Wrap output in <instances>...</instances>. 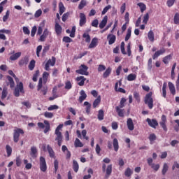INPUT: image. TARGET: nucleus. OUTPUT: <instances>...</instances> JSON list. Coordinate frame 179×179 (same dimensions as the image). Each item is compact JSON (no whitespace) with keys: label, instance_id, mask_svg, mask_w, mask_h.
Returning a JSON list of instances; mask_svg holds the SVG:
<instances>
[{"label":"nucleus","instance_id":"9d476101","mask_svg":"<svg viewBox=\"0 0 179 179\" xmlns=\"http://www.w3.org/2000/svg\"><path fill=\"white\" fill-rule=\"evenodd\" d=\"M55 62H57L55 57H52V59H49L45 64V71H50V66H54L55 65Z\"/></svg>","mask_w":179,"mask_h":179},{"label":"nucleus","instance_id":"473e14b6","mask_svg":"<svg viewBox=\"0 0 179 179\" xmlns=\"http://www.w3.org/2000/svg\"><path fill=\"white\" fill-rule=\"evenodd\" d=\"M148 38L150 41H151V43H153L155 41V33L153 32V31H149L148 34Z\"/></svg>","mask_w":179,"mask_h":179},{"label":"nucleus","instance_id":"4468645a","mask_svg":"<svg viewBox=\"0 0 179 179\" xmlns=\"http://www.w3.org/2000/svg\"><path fill=\"white\" fill-rule=\"evenodd\" d=\"M86 15L83 13H80V22H79V26L80 27H83L85 24H86Z\"/></svg>","mask_w":179,"mask_h":179},{"label":"nucleus","instance_id":"37998d69","mask_svg":"<svg viewBox=\"0 0 179 179\" xmlns=\"http://www.w3.org/2000/svg\"><path fill=\"white\" fill-rule=\"evenodd\" d=\"M167 171H169V165L166 163H164L162 171V176H166Z\"/></svg>","mask_w":179,"mask_h":179},{"label":"nucleus","instance_id":"6e6d98bb","mask_svg":"<svg viewBox=\"0 0 179 179\" xmlns=\"http://www.w3.org/2000/svg\"><path fill=\"white\" fill-rule=\"evenodd\" d=\"M59 166V162H58V160L55 159L54 162L55 174H57V171H58Z\"/></svg>","mask_w":179,"mask_h":179},{"label":"nucleus","instance_id":"6e6552de","mask_svg":"<svg viewBox=\"0 0 179 179\" xmlns=\"http://www.w3.org/2000/svg\"><path fill=\"white\" fill-rule=\"evenodd\" d=\"M147 163L148 166H150V167L154 170V171H159V169H160V164L153 163V159L148 158Z\"/></svg>","mask_w":179,"mask_h":179},{"label":"nucleus","instance_id":"774afa93","mask_svg":"<svg viewBox=\"0 0 179 179\" xmlns=\"http://www.w3.org/2000/svg\"><path fill=\"white\" fill-rule=\"evenodd\" d=\"M68 17H69V13H64L62 17V22H66Z\"/></svg>","mask_w":179,"mask_h":179},{"label":"nucleus","instance_id":"2f4dec72","mask_svg":"<svg viewBox=\"0 0 179 179\" xmlns=\"http://www.w3.org/2000/svg\"><path fill=\"white\" fill-rule=\"evenodd\" d=\"M113 145L115 152H118V149H120V145L118 144V139L114 138Z\"/></svg>","mask_w":179,"mask_h":179},{"label":"nucleus","instance_id":"a211bd4d","mask_svg":"<svg viewBox=\"0 0 179 179\" xmlns=\"http://www.w3.org/2000/svg\"><path fill=\"white\" fill-rule=\"evenodd\" d=\"M80 96L78 99V101L79 103H83V101H85V100H86V98L87 97V94H86V92H85V90H81L80 92Z\"/></svg>","mask_w":179,"mask_h":179},{"label":"nucleus","instance_id":"f8f14e48","mask_svg":"<svg viewBox=\"0 0 179 179\" xmlns=\"http://www.w3.org/2000/svg\"><path fill=\"white\" fill-rule=\"evenodd\" d=\"M146 122L151 128H156L157 127H159V122H157L156 119L150 120V118H147Z\"/></svg>","mask_w":179,"mask_h":179},{"label":"nucleus","instance_id":"e2e57ef3","mask_svg":"<svg viewBox=\"0 0 179 179\" xmlns=\"http://www.w3.org/2000/svg\"><path fill=\"white\" fill-rule=\"evenodd\" d=\"M21 104H22V106H24L25 107H27V108H31V103H30V102L29 101H23L21 103Z\"/></svg>","mask_w":179,"mask_h":179},{"label":"nucleus","instance_id":"bb28decb","mask_svg":"<svg viewBox=\"0 0 179 179\" xmlns=\"http://www.w3.org/2000/svg\"><path fill=\"white\" fill-rule=\"evenodd\" d=\"M168 86L169 87V90L173 96H176V87L174 86V84L171 82H169Z\"/></svg>","mask_w":179,"mask_h":179},{"label":"nucleus","instance_id":"bf43d9fd","mask_svg":"<svg viewBox=\"0 0 179 179\" xmlns=\"http://www.w3.org/2000/svg\"><path fill=\"white\" fill-rule=\"evenodd\" d=\"M36 33H37V27L34 26L31 31V36L34 37V36H36Z\"/></svg>","mask_w":179,"mask_h":179},{"label":"nucleus","instance_id":"7ed1b4c3","mask_svg":"<svg viewBox=\"0 0 179 179\" xmlns=\"http://www.w3.org/2000/svg\"><path fill=\"white\" fill-rule=\"evenodd\" d=\"M24 131L20 128H16L13 131V141L15 143H17L19 142V138H20V135H24Z\"/></svg>","mask_w":179,"mask_h":179},{"label":"nucleus","instance_id":"b1692460","mask_svg":"<svg viewBox=\"0 0 179 179\" xmlns=\"http://www.w3.org/2000/svg\"><path fill=\"white\" fill-rule=\"evenodd\" d=\"M47 149H48V152L49 153L50 157H51V159H55V152H54V150H52V148H51L50 145H48Z\"/></svg>","mask_w":179,"mask_h":179},{"label":"nucleus","instance_id":"c9c22d12","mask_svg":"<svg viewBox=\"0 0 179 179\" xmlns=\"http://www.w3.org/2000/svg\"><path fill=\"white\" fill-rule=\"evenodd\" d=\"M6 152L7 153V157H10L12 156V147L9 145H6Z\"/></svg>","mask_w":179,"mask_h":179},{"label":"nucleus","instance_id":"423d86ee","mask_svg":"<svg viewBox=\"0 0 179 179\" xmlns=\"http://www.w3.org/2000/svg\"><path fill=\"white\" fill-rule=\"evenodd\" d=\"M43 122H38V127H39L41 129H44V134H47L48 132H49L50 129V122H48V120H44Z\"/></svg>","mask_w":179,"mask_h":179},{"label":"nucleus","instance_id":"052dcab7","mask_svg":"<svg viewBox=\"0 0 179 179\" xmlns=\"http://www.w3.org/2000/svg\"><path fill=\"white\" fill-rule=\"evenodd\" d=\"M65 89H66L67 90H71V89H72V83H71V81L66 82Z\"/></svg>","mask_w":179,"mask_h":179},{"label":"nucleus","instance_id":"58836bf2","mask_svg":"<svg viewBox=\"0 0 179 179\" xmlns=\"http://www.w3.org/2000/svg\"><path fill=\"white\" fill-rule=\"evenodd\" d=\"M131 33H132V28L129 27L127 29V33L125 38H124L125 41H128V40H129V38H131Z\"/></svg>","mask_w":179,"mask_h":179},{"label":"nucleus","instance_id":"49530a36","mask_svg":"<svg viewBox=\"0 0 179 179\" xmlns=\"http://www.w3.org/2000/svg\"><path fill=\"white\" fill-rule=\"evenodd\" d=\"M36 66V60L32 59L29 64V71H33Z\"/></svg>","mask_w":179,"mask_h":179},{"label":"nucleus","instance_id":"e433bc0d","mask_svg":"<svg viewBox=\"0 0 179 179\" xmlns=\"http://www.w3.org/2000/svg\"><path fill=\"white\" fill-rule=\"evenodd\" d=\"M84 106H86L85 111L87 114H90V108H92V104L88 101L84 102Z\"/></svg>","mask_w":179,"mask_h":179},{"label":"nucleus","instance_id":"cd10ccee","mask_svg":"<svg viewBox=\"0 0 179 179\" xmlns=\"http://www.w3.org/2000/svg\"><path fill=\"white\" fill-rule=\"evenodd\" d=\"M107 20H108V17L106 15L99 24L100 29H104V27H106V24H107Z\"/></svg>","mask_w":179,"mask_h":179},{"label":"nucleus","instance_id":"4be33fe9","mask_svg":"<svg viewBox=\"0 0 179 179\" xmlns=\"http://www.w3.org/2000/svg\"><path fill=\"white\" fill-rule=\"evenodd\" d=\"M37 153H38L37 148L36 146H32L31 148L30 156H31L33 159H36V157H37Z\"/></svg>","mask_w":179,"mask_h":179},{"label":"nucleus","instance_id":"de8ad7c7","mask_svg":"<svg viewBox=\"0 0 179 179\" xmlns=\"http://www.w3.org/2000/svg\"><path fill=\"white\" fill-rule=\"evenodd\" d=\"M59 15H62L64 12H65V6H64V3L60 2L59 3Z\"/></svg>","mask_w":179,"mask_h":179},{"label":"nucleus","instance_id":"5701e85b","mask_svg":"<svg viewBox=\"0 0 179 179\" xmlns=\"http://www.w3.org/2000/svg\"><path fill=\"white\" fill-rule=\"evenodd\" d=\"M113 71V69H111V67H108L105 72H103V79H107V78H108V76H110V75H111V72Z\"/></svg>","mask_w":179,"mask_h":179},{"label":"nucleus","instance_id":"2eb2a0df","mask_svg":"<svg viewBox=\"0 0 179 179\" xmlns=\"http://www.w3.org/2000/svg\"><path fill=\"white\" fill-rule=\"evenodd\" d=\"M107 40L108 41L109 45H111L114 44V43H115V40H117V37L115 36V35L113 34H110L107 36Z\"/></svg>","mask_w":179,"mask_h":179},{"label":"nucleus","instance_id":"ea45409f","mask_svg":"<svg viewBox=\"0 0 179 179\" xmlns=\"http://www.w3.org/2000/svg\"><path fill=\"white\" fill-rule=\"evenodd\" d=\"M137 5L139 6L141 13H143L146 10V4L143 3H138Z\"/></svg>","mask_w":179,"mask_h":179},{"label":"nucleus","instance_id":"f03ea898","mask_svg":"<svg viewBox=\"0 0 179 179\" xmlns=\"http://www.w3.org/2000/svg\"><path fill=\"white\" fill-rule=\"evenodd\" d=\"M63 127L64 124H59L55 129V135H57L55 141H57L58 146H61L62 145V133H61L59 130L62 129Z\"/></svg>","mask_w":179,"mask_h":179},{"label":"nucleus","instance_id":"ddd939ff","mask_svg":"<svg viewBox=\"0 0 179 179\" xmlns=\"http://www.w3.org/2000/svg\"><path fill=\"white\" fill-rule=\"evenodd\" d=\"M166 122H167V117L165 115H162V121L159 122V125L162 127V128L165 131V132H167V126L166 125Z\"/></svg>","mask_w":179,"mask_h":179},{"label":"nucleus","instance_id":"f3484780","mask_svg":"<svg viewBox=\"0 0 179 179\" xmlns=\"http://www.w3.org/2000/svg\"><path fill=\"white\" fill-rule=\"evenodd\" d=\"M166 52V49L162 48L160 49L159 50L155 52V53L152 55V59H156V58H159L160 55H163Z\"/></svg>","mask_w":179,"mask_h":179},{"label":"nucleus","instance_id":"09e8293b","mask_svg":"<svg viewBox=\"0 0 179 179\" xmlns=\"http://www.w3.org/2000/svg\"><path fill=\"white\" fill-rule=\"evenodd\" d=\"M115 110L119 115V117H124V110L120 109V107L116 106Z\"/></svg>","mask_w":179,"mask_h":179},{"label":"nucleus","instance_id":"412c9836","mask_svg":"<svg viewBox=\"0 0 179 179\" xmlns=\"http://www.w3.org/2000/svg\"><path fill=\"white\" fill-rule=\"evenodd\" d=\"M99 44V39L97 38H93L91 43L89 45L88 48H96Z\"/></svg>","mask_w":179,"mask_h":179},{"label":"nucleus","instance_id":"6ab92c4d","mask_svg":"<svg viewBox=\"0 0 179 179\" xmlns=\"http://www.w3.org/2000/svg\"><path fill=\"white\" fill-rule=\"evenodd\" d=\"M76 80L78 83V86H84L85 85V82H86V78L84 76H78L76 78Z\"/></svg>","mask_w":179,"mask_h":179},{"label":"nucleus","instance_id":"864d4df0","mask_svg":"<svg viewBox=\"0 0 179 179\" xmlns=\"http://www.w3.org/2000/svg\"><path fill=\"white\" fill-rule=\"evenodd\" d=\"M173 22L175 24H179V13H176L173 17Z\"/></svg>","mask_w":179,"mask_h":179},{"label":"nucleus","instance_id":"3c124183","mask_svg":"<svg viewBox=\"0 0 179 179\" xmlns=\"http://www.w3.org/2000/svg\"><path fill=\"white\" fill-rule=\"evenodd\" d=\"M134 97L137 103H141V95H139V92H135L134 93Z\"/></svg>","mask_w":179,"mask_h":179},{"label":"nucleus","instance_id":"0e129e2a","mask_svg":"<svg viewBox=\"0 0 179 179\" xmlns=\"http://www.w3.org/2000/svg\"><path fill=\"white\" fill-rule=\"evenodd\" d=\"M176 0H167L166 5L169 8H171L174 5Z\"/></svg>","mask_w":179,"mask_h":179},{"label":"nucleus","instance_id":"4d7b16f0","mask_svg":"<svg viewBox=\"0 0 179 179\" xmlns=\"http://www.w3.org/2000/svg\"><path fill=\"white\" fill-rule=\"evenodd\" d=\"M83 38H85V42L86 43H90V35L87 33H84L83 35Z\"/></svg>","mask_w":179,"mask_h":179},{"label":"nucleus","instance_id":"4c0bfd02","mask_svg":"<svg viewBox=\"0 0 179 179\" xmlns=\"http://www.w3.org/2000/svg\"><path fill=\"white\" fill-rule=\"evenodd\" d=\"M171 58H173V55H172V54L169 55L164 57L163 58V60H162V61H163L164 64H165L166 65H167V64H169V62L171 59Z\"/></svg>","mask_w":179,"mask_h":179},{"label":"nucleus","instance_id":"20e7f679","mask_svg":"<svg viewBox=\"0 0 179 179\" xmlns=\"http://www.w3.org/2000/svg\"><path fill=\"white\" fill-rule=\"evenodd\" d=\"M102 171L103 173H106L105 175V178H108V177H110V176H111V173H113V164L106 166V164H103Z\"/></svg>","mask_w":179,"mask_h":179},{"label":"nucleus","instance_id":"69168bd1","mask_svg":"<svg viewBox=\"0 0 179 179\" xmlns=\"http://www.w3.org/2000/svg\"><path fill=\"white\" fill-rule=\"evenodd\" d=\"M59 107L57 105H51L48 108V111H52V110H58Z\"/></svg>","mask_w":179,"mask_h":179},{"label":"nucleus","instance_id":"13d9d810","mask_svg":"<svg viewBox=\"0 0 179 179\" xmlns=\"http://www.w3.org/2000/svg\"><path fill=\"white\" fill-rule=\"evenodd\" d=\"M43 115L45 118H52L54 117V114L51 112H45Z\"/></svg>","mask_w":179,"mask_h":179},{"label":"nucleus","instance_id":"603ef678","mask_svg":"<svg viewBox=\"0 0 179 179\" xmlns=\"http://www.w3.org/2000/svg\"><path fill=\"white\" fill-rule=\"evenodd\" d=\"M85 6H86V0H81V1L80 2V4L78 5V9H80V10H82V9H83Z\"/></svg>","mask_w":179,"mask_h":179},{"label":"nucleus","instance_id":"aec40b11","mask_svg":"<svg viewBox=\"0 0 179 179\" xmlns=\"http://www.w3.org/2000/svg\"><path fill=\"white\" fill-rule=\"evenodd\" d=\"M12 54L13 55L10 57V61H16V59L20 58V56L22 55V52H18L15 53V50L13 51Z\"/></svg>","mask_w":179,"mask_h":179},{"label":"nucleus","instance_id":"0eeeda50","mask_svg":"<svg viewBox=\"0 0 179 179\" xmlns=\"http://www.w3.org/2000/svg\"><path fill=\"white\" fill-rule=\"evenodd\" d=\"M80 69L76 71V73H78L79 75H85V76H87L89 75V73L87 72V69H89V67L85 64H81L79 67Z\"/></svg>","mask_w":179,"mask_h":179},{"label":"nucleus","instance_id":"a18cd8bd","mask_svg":"<svg viewBox=\"0 0 179 179\" xmlns=\"http://www.w3.org/2000/svg\"><path fill=\"white\" fill-rule=\"evenodd\" d=\"M74 145L76 148H83V143L80 142V140H79V138L76 139Z\"/></svg>","mask_w":179,"mask_h":179},{"label":"nucleus","instance_id":"338daca9","mask_svg":"<svg viewBox=\"0 0 179 179\" xmlns=\"http://www.w3.org/2000/svg\"><path fill=\"white\" fill-rule=\"evenodd\" d=\"M64 43H72L73 41L72 38H69V36H64L63 38Z\"/></svg>","mask_w":179,"mask_h":179},{"label":"nucleus","instance_id":"5fc2aeb1","mask_svg":"<svg viewBox=\"0 0 179 179\" xmlns=\"http://www.w3.org/2000/svg\"><path fill=\"white\" fill-rule=\"evenodd\" d=\"M7 96H8V90L3 88L2 91L1 97V100L6 99Z\"/></svg>","mask_w":179,"mask_h":179},{"label":"nucleus","instance_id":"72a5a7b5","mask_svg":"<svg viewBox=\"0 0 179 179\" xmlns=\"http://www.w3.org/2000/svg\"><path fill=\"white\" fill-rule=\"evenodd\" d=\"M132 174H134V171H132L129 167L127 168L124 171L125 177H131Z\"/></svg>","mask_w":179,"mask_h":179},{"label":"nucleus","instance_id":"c85d7f7f","mask_svg":"<svg viewBox=\"0 0 179 179\" xmlns=\"http://www.w3.org/2000/svg\"><path fill=\"white\" fill-rule=\"evenodd\" d=\"M7 79L8 80V85H10V87L13 89V87H15V81L13 80V78L10 76H8Z\"/></svg>","mask_w":179,"mask_h":179},{"label":"nucleus","instance_id":"79ce46f5","mask_svg":"<svg viewBox=\"0 0 179 179\" xmlns=\"http://www.w3.org/2000/svg\"><path fill=\"white\" fill-rule=\"evenodd\" d=\"M43 27H44V22H41L40 26L38 27L37 34L38 36H41L43 34Z\"/></svg>","mask_w":179,"mask_h":179},{"label":"nucleus","instance_id":"f704fd0d","mask_svg":"<svg viewBox=\"0 0 179 179\" xmlns=\"http://www.w3.org/2000/svg\"><path fill=\"white\" fill-rule=\"evenodd\" d=\"M73 169L75 173H78L79 171V164L76 160H73Z\"/></svg>","mask_w":179,"mask_h":179},{"label":"nucleus","instance_id":"8fccbe9b","mask_svg":"<svg viewBox=\"0 0 179 179\" xmlns=\"http://www.w3.org/2000/svg\"><path fill=\"white\" fill-rule=\"evenodd\" d=\"M148 22H149V13L145 14L143 17V23L148 24Z\"/></svg>","mask_w":179,"mask_h":179},{"label":"nucleus","instance_id":"680f3d73","mask_svg":"<svg viewBox=\"0 0 179 179\" xmlns=\"http://www.w3.org/2000/svg\"><path fill=\"white\" fill-rule=\"evenodd\" d=\"M110 9H111V5H108L102 10L101 15H106V12H108V10H110Z\"/></svg>","mask_w":179,"mask_h":179},{"label":"nucleus","instance_id":"a19ab883","mask_svg":"<svg viewBox=\"0 0 179 179\" xmlns=\"http://www.w3.org/2000/svg\"><path fill=\"white\" fill-rule=\"evenodd\" d=\"M136 80V74L131 73L128 75L127 80L129 82H132L133 80Z\"/></svg>","mask_w":179,"mask_h":179},{"label":"nucleus","instance_id":"f257e3e1","mask_svg":"<svg viewBox=\"0 0 179 179\" xmlns=\"http://www.w3.org/2000/svg\"><path fill=\"white\" fill-rule=\"evenodd\" d=\"M152 96L153 92H150L149 93L146 94L144 98V103L148 106L150 110H152V108H153V98L152 97Z\"/></svg>","mask_w":179,"mask_h":179},{"label":"nucleus","instance_id":"a878e982","mask_svg":"<svg viewBox=\"0 0 179 179\" xmlns=\"http://www.w3.org/2000/svg\"><path fill=\"white\" fill-rule=\"evenodd\" d=\"M55 29L56 34H57V36L61 35V34L62 33V27H61V26L58 24V22H56V23H55Z\"/></svg>","mask_w":179,"mask_h":179},{"label":"nucleus","instance_id":"393cba45","mask_svg":"<svg viewBox=\"0 0 179 179\" xmlns=\"http://www.w3.org/2000/svg\"><path fill=\"white\" fill-rule=\"evenodd\" d=\"M28 64H29V57H25L21 59L18 62V65L20 66H23V65H27Z\"/></svg>","mask_w":179,"mask_h":179},{"label":"nucleus","instance_id":"9b49d317","mask_svg":"<svg viewBox=\"0 0 179 179\" xmlns=\"http://www.w3.org/2000/svg\"><path fill=\"white\" fill-rule=\"evenodd\" d=\"M50 34H51V32H50V31H48V29H45L43 34L41 35L38 41H41L42 43H44V41H45V39L47 38V37H48V36H50Z\"/></svg>","mask_w":179,"mask_h":179},{"label":"nucleus","instance_id":"c03bdc74","mask_svg":"<svg viewBox=\"0 0 179 179\" xmlns=\"http://www.w3.org/2000/svg\"><path fill=\"white\" fill-rule=\"evenodd\" d=\"M24 164H25V169L27 170H30L31 167H33V165H31V163H29V161L27 159H24Z\"/></svg>","mask_w":179,"mask_h":179},{"label":"nucleus","instance_id":"39448f33","mask_svg":"<svg viewBox=\"0 0 179 179\" xmlns=\"http://www.w3.org/2000/svg\"><path fill=\"white\" fill-rule=\"evenodd\" d=\"M20 93H24V90L23 87V83L20 82L18 84H17L13 94L15 97H19L20 96Z\"/></svg>","mask_w":179,"mask_h":179},{"label":"nucleus","instance_id":"c756f323","mask_svg":"<svg viewBox=\"0 0 179 179\" xmlns=\"http://www.w3.org/2000/svg\"><path fill=\"white\" fill-rule=\"evenodd\" d=\"M97 118L99 121H103L104 120V110L103 109L98 111Z\"/></svg>","mask_w":179,"mask_h":179},{"label":"nucleus","instance_id":"7c9ffc66","mask_svg":"<svg viewBox=\"0 0 179 179\" xmlns=\"http://www.w3.org/2000/svg\"><path fill=\"white\" fill-rule=\"evenodd\" d=\"M101 101V97L99 96L93 102V108H96L98 107L99 104H100Z\"/></svg>","mask_w":179,"mask_h":179},{"label":"nucleus","instance_id":"1a4fd4ad","mask_svg":"<svg viewBox=\"0 0 179 179\" xmlns=\"http://www.w3.org/2000/svg\"><path fill=\"white\" fill-rule=\"evenodd\" d=\"M39 166L41 171H43V173L47 171V162H45V158H44V157H40Z\"/></svg>","mask_w":179,"mask_h":179},{"label":"nucleus","instance_id":"dca6fc26","mask_svg":"<svg viewBox=\"0 0 179 179\" xmlns=\"http://www.w3.org/2000/svg\"><path fill=\"white\" fill-rule=\"evenodd\" d=\"M127 126L129 131H134L135 129V125L134 124V121L131 118H128L127 121Z\"/></svg>","mask_w":179,"mask_h":179}]
</instances>
